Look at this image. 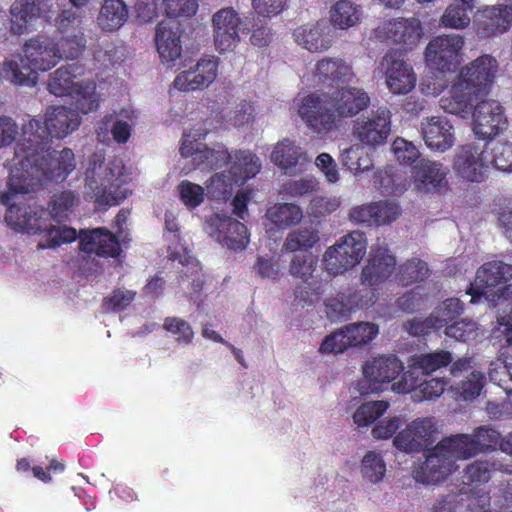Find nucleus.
Instances as JSON below:
<instances>
[{"mask_svg":"<svg viewBox=\"0 0 512 512\" xmlns=\"http://www.w3.org/2000/svg\"><path fill=\"white\" fill-rule=\"evenodd\" d=\"M49 143L20 140L14 151L13 167L8 186L15 193L26 194L52 181H64L76 168L74 152L70 148L51 150Z\"/></svg>","mask_w":512,"mask_h":512,"instance_id":"obj_1","label":"nucleus"},{"mask_svg":"<svg viewBox=\"0 0 512 512\" xmlns=\"http://www.w3.org/2000/svg\"><path fill=\"white\" fill-rule=\"evenodd\" d=\"M498 68V61L489 54H483L462 66L447 95L440 98V107L447 113L467 118L474 102L489 94Z\"/></svg>","mask_w":512,"mask_h":512,"instance_id":"obj_2","label":"nucleus"},{"mask_svg":"<svg viewBox=\"0 0 512 512\" xmlns=\"http://www.w3.org/2000/svg\"><path fill=\"white\" fill-rule=\"evenodd\" d=\"M84 194L96 207L106 209L120 205L131 195L128 175L121 159L105 162L101 152L93 153L85 171Z\"/></svg>","mask_w":512,"mask_h":512,"instance_id":"obj_3","label":"nucleus"},{"mask_svg":"<svg viewBox=\"0 0 512 512\" xmlns=\"http://www.w3.org/2000/svg\"><path fill=\"white\" fill-rule=\"evenodd\" d=\"M81 119L76 110L65 106L51 107L47 110L44 121L31 119L22 128L21 140L38 143L41 148L52 138L63 139L80 125Z\"/></svg>","mask_w":512,"mask_h":512,"instance_id":"obj_4","label":"nucleus"},{"mask_svg":"<svg viewBox=\"0 0 512 512\" xmlns=\"http://www.w3.org/2000/svg\"><path fill=\"white\" fill-rule=\"evenodd\" d=\"M367 239L363 232L352 231L341 236L323 254L326 272L335 277L354 268L366 254Z\"/></svg>","mask_w":512,"mask_h":512,"instance_id":"obj_5","label":"nucleus"},{"mask_svg":"<svg viewBox=\"0 0 512 512\" xmlns=\"http://www.w3.org/2000/svg\"><path fill=\"white\" fill-rule=\"evenodd\" d=\"M298 115L306 127L320 137L336 130L340 123L329 93L304 96L298 106Z\"/></svg>","mask_w":512,"mask_h":512,"instance_id":"obj_6","label":"nucleus"},{"mask_svg":"<svg viewBox=\"0 0 512 512\" xmlns=\"http://www.w3.org/2000/svg\"><path fill=\"white\" fill-rule=\"evenodd\" d=\"M512 278V265L503 261H490L480 266L476 272L475 283L467 290V294L472 296L471 302H475L481 297L498 299L503 295L502 288Z\"/></svg>","mask_w":512,"mask_h":512,"instance_id":"obj_7","label":"nucleus"},{"mask_svg":"<svg viewBox=\"0 0 512 512\" xmlns=\"http://www.w3.org/2000/svg\"><path fill=\"white\" fill-rule=\"evenodd\" d=\"M464 43V38L457 34L434 37L425 48L426 65L442 73L453 71L460 63Z\"/></svg>","mask_w":512,"mask_h":512,"instance_id":"obj_8","label":"nucleus"},{"mask_svg":"<svg viewBox=\"0 0 512 512\" xmlns=\"http://www.w3.org/2000/svg\"><path fill=\"white\" fill-rule=\"evenodd\" d=\"M472 130L477 139L492 140L509 125L505 109L497 100H483L472 107Z\"/></svg>","mask_w":512,"mask_h":512,"instance_id":"obj_9","label":"nucleus"},{"mask_svg":"<svg viewBox=\"0 0 512 512\" xmlns=\"http://www.w3.org/2000/svg\"><path fill=\"white\" fill-rule=\"evenodd\" d=\"M391 116L389 108L381 106L369 116L358 118L352 127L353 137L369 148L384 145L391 133Z\"/></svg>","mask_w":512,"mask_h":512,"instance_id":"obj_10","label":"nucleus"},{"mask_svg":"<svg viewBox=\"0 0 512 512\" xmlns=\"http://www.w3.org/2000/svg\"><path fill=\"white\" fill-rule=\"evenodd\" d=\"M1 202L8 206L5 213V222L18 232L36 235L48 227V212L36 205L10 203V195L3 194Z\"/></svg>","mask_w":512,"mask_h":512,"instance_id":"obj_11","label":"nucleus"},{"mask_svg":"<svg viewBox=\"0 0 512 512\" xmlns=\"http://www.w3.org/2000/svg\"><path fill=\"white\" fill-rule=\"evenodd\" d=\"M378 325L370 322L353 323L335 331L324 338L319 351L321 353H341L352 346L372 341L378 334Z\"/></svg>","mask_w":512,"mask_h":512,"instance_id":"obj_12","label":"nucleus"},{"mask_svg":"<svg viewBox=\"0 0 512 512\" xmlns=\"http://www.w3.org/2000/svg\"><path fill=\"white\" fill-rule=\"evenodd\" d=\"M375 33L382 41L400 45L404 50H412L420 41L423 29L417 18H396L384 22Z\"/></svg>","mask_w":512,"mask_h":512,"instance_id":"obj_13","label":"nucleus"},{"mask_svg":"<svg viewBox=\"0 0 512 512\" xmlns=\"http://www.w3.org/2000/svg\"><path fill=\"white\" fill-rule=\"evenodd\" d=\"M215 48L223 53L231 51L240 41L242 19L233 7H224L216 11L211 19Z\"/></svg>","mask_w":512,"mask_h":512,"instance_id":"obj_14","label":"nucleus"},{"mask_svg":"<svg viewBox=\"0 0 512 512\" xmlns=\"http://www.w3.org/2000/svg\"><path fill=\"white\" fill-rule=\"evenodd\" d=\"M381 66L384 70L386 85L391 93L408 94L414 89L417 76L412 66L401 59L396 52H387L381 61Z\"/></svg>","mask_w":512,"mask_h":512,"instance_id":"obj_15","label":"nucleus"},{"mask_svg":"<svg viewBox=\"0 0 512 512\" xmlns=\"http://www.w3.org/2000/svg\"><path fill=\"white\" fill-rule=\"evenodd\" d=\"M396 269V257L386 244L371 247L367 264L362 268L360 280L363 285L375 287L385 282Z\"/></svg>","mask_w":512,"mask_h":512,"instance_id":"obj_16","label":"nucleus"},{"mask_svg":"<svg viewBox=\"0 0 512 512\" xmlns=\"http://www.w3.org/2000/svg\"><path fill=\"white\" fill-rule=\"evenodd\" d=\"M403 370V363L395 355L380 356L367 361L363 366L365 382L369 383L367 389L371 392L381 391L384 383L393 381ZM365 388L363 381L360 383L361 394L367 393Z\"/></svg>","mask_w":512,"mask_h":512,"instance_id":"obj_17","label":"nucleus"},{"mask_svg":"<svg viewBox=\"0 0 512 512\" xmlns=\"http://www.w3.org/2000/svg\"><path fill=\"white\" fill-rule=\"evenodd\" d=\"M448 169L440 162L421 158L412 166L415 188L424 193L441 194L449 188Z\"/></svg>","mask_w":512,"mask_h":512,"instance_id":"obj_18","label":"nucleus"},{"mask_svg":"<svg viewBox=\"0 0 512 512\" xmlns=\"http://www.w3.org/2000/svg\"><path fill=\"white\" fill-rule=\"evenodd\" d=\"M435 439L434 422L430 418L416 419L393 439L394 446L403 452L426 450Z\"/></svg>","mask_w":512,"mask_h":512,"instance_id":"obj_19","label":"nucleus"},{"mask_svg":"<svg viewBox=\"0 0 512 512\" xmlns=\"http://www.w3.org/2000/svg\"><path fill=\"white\" fill-rule=\"evenodd\" d=\"M23 52L25 59L35 71H48L62 59L58 43L52 38L43 35L27 40L23 46Z\"/></svg>","mask_w":512,"mask_h":512,"instance_id":"obj_20","label":"nucleus"},{"mask_svg":"<svg viewBox=\"0 0 512 512\" xmlns=\"http://www.w3.org/2000/svg\"><path fill=\"white\" fill-rule=\"evenodd\" d=\"M79 248L91 255L103 258H116L121 252V244L116 235L104 227L79 231Z\"/></svg>","mask_w":512,"mask_h":512,"instance_id":"obj_21","label":"nucleus"},{"mask_svg":"<svg viewBox=\"0 0 512 512\" xmlns=\"http://www.w3.org/2000/svg\"><path fill=\"white\" fill-rule=\"evenodd\" d=\"M456 469L455 461L445 448L438 450V444L427 449L426 460L416 471V480L424 484H436L445 480Z\"/></svg>","mask_w":512,"mask_h":512,"instance_id":"obj_22","label":"nucleus"},{"mask_svg":"<svg viewBox=\"0 0 512 512\" xmlns=\"http://www.w3.org/2000/svg\"><path fill=\"white\" fill-rule=\"evenodd\" d=\"M219 60L215 56H205L198 60L194 68L179 73L173 84L180 91H195L208 87L217 77Z\"/></svg>","mask_w":512,"mask_h":512,"instance_id":"obj_23","label":"nucleus"},{"mask_svg":"<svg viewBox=\"0 0 512 512\" xmlns=\"http://www.w3.org/2000/svg\"><path fill=\"white\" fill-rule=\"evenodd\" d=\"M512 25V11L507 5L487 6L474 16V28L478 36L489 38L506 32Z\"/></svg>","mask_w":512,"mask_h":512,"instance_id":"obj_24","label":"nucleus"},{"mask_svg":"<svg viewBox=\"0 0 512 512\" xmlns=\"http://www.w3.org/2000/svg\"><path fill=\"white\" fill-rule=\"evenodd\" d=\"M329 96L340 121L358 115L366 110L371 102L368 93L358 87L338 88L329 93Z\"/></svg>","mask_w":512,"mask_h":512,"instance_id":"obj_25","label":"nucleus"},{"mask_svg":"<svg viewBox=\"0 0 512 512\" xmlns=\"http://www.w3.org/2000/svg\"><path fill=\"white\" fill-rule=\"evenodd\" d=\"M422 136L428 148L444 152L454 144V128L442 116L427 117L421 124Z\"/></svg>","mask_w":512,"mask_h":512,"instance_id":"obj_26","label":"nucleus"},{"mask_svg":"<svg viewBox=\"0 0 512 512\" xmlns=\"http://www.w3.org/2000/svg\"><path fill=\"white\" fill-rule=\"evenodd\" d=\"M487 165L483 159V151L474 144L463 145L456 154L454 169L468 182H481Z\"/></svg>","mask_w":512,"mask_h":512,"instance_id":"obj_27","label":"nucleus"},{"mask_svg":"<svg viewBox=\"0 0 512 512\" xmlns=\"http://www.w3.org/2000/svg\"><path fill=\"white\" fill-rule=\"evenodd\" d=\"M180 154L186 158L193 156V160L198 166L209 170L220 169L232 160V155L223 144H218L214 148L205 146L200 150L194 148L192 142L188 144L187 136L184 137L180 147Z\"/></svg>","mask_w":512,"mask_h":512,"instance_id":"obj_28","label":"nucleus"},{"mask_svg":"<svg viewBox=\"0 0 512 512\" xmlns=\"http://www.w3.org/2000/svg\"><path fill=\"white\" fill-rule=\"evenodd\" d=\"M216 227V237L219 242L226 245L231 250H243L249 243V234L247 227L239 220L216 214L214 223Z\"/></svg>","mask_w":512,"mask_h":512,"instance_id":"obj_29","label":"nucleus"},{"mask_svg":"<svg viewBox=\"0 0 512 512\" xmlns=\"http://www.w3.org/2000/svg\"><path fill=\"white\" fill-rule=\"evenodd\" d=\"M447 382L443 378H430L420 382L414 376L413 370L403 372L401 379L392 384V390L396 393H409L419 390L424 399L437 398L442 395Z\"/></svg>","mask_w":512,"mask_h":512,"instance_id":"obj_30","label":"nucleus"},{"mask_svg":"<svg viewBox=\"0 0 512 512\" xmlns=\"http://www.w3.org/2000/svg\"><path fill=\"white\" fill-rule=\"evenodd\" d=\"M157 51L163 63L170 64L180 57L182 52L180 33L172 21H161L155 34Z\"/></svg>","mask_w":512,"mask_h":512,"instance_id":"obj_31","label":"nucleus"},{"mask_svg":"<svg viewBox=\"0 0 512 512\" xmlns=\"http://www.w3.org/2000/svg\"><path fill=\"white\" fill-rule=\"evenodd\" d=\"M326 30L329 26L324 21L303 25L294 31L295 40L310 52L326 51L332 45Z\"/></svg>","mask_w":512,"mask_h":512,"instance_id":"obj_32","label":"nucleus"},{"mask_svg":"<svg viewBox=\"0 0 512 512\" xmlns=\"http://www.w3.org/2000/svg\"><path fill=\"white\" fill-rule=\"evenodd\" d=\"M83 72V66L77 63H70L59 67L49 76L47 83L49 92L58 97L67 96L80 83L75 80Z\"/></svg>","mask_w":512,"mask_h":512,"instance_id":"obj_33","label":"nucleus"},{"mask_svg":"<svg viewBox=\"0 0 512 512\" xmlns=\"http://www.w3.org/2000/svg\"><path fill=\"white\" fill-rule=\"evenodd\" d=\"M128 20V7L123 0H103L97 16L98 26L105 32L119 30Z\"/></svg>","mask_w":512,"mask_h":512,"instance_id":"obj_34","label":"nucleus"},{"mask_svg":"<svg viewBox=\"0 0 512 512\" xmlns=\"http://www.w3.org/2000/svg\"><path fill=\"white\" fill-rule=\"evenodd\" d=\"M40 0H15L11 6V32L22 35L27 32L28 24L41 14Z\"/></svg>","mask_w":512,"mask_h":512,"instance_id":"obj_35","label":"nucleus"},{"mask_svg":"<svg viewBox=\"0 0 512 512\" xmlns=\"http://www.w3.org/2000/svg\"><path fill=\"white\" fill-rule=\"evenodd\" d=\"M261 169L259 158L250 151H236L232 156L229 174L237 185L244 184L248 179L255 177Z\"/></svg>","mask_w":512,"mask_h":512,"instance_id":"obj_36","label":"nucleus"},{"mask_svg":"<svg viewBox=\"0 0 512 512\" xmlns=\"http://www.w3.org/2000/svg\"><path fill=\"white\" fill-rule=\"evenodd\" d=\"M2 77L14 85L34 86L37 83L38 74L30 63H25V59L19 56L16 59L4 61Z\"/></svg>","mask_w":512,"mask_h":512,"instance_id":"obj_37","label":"nucleus"},{"mask_svg":"<svg viewBox=\"0 0 512 512\" xmlns=\"http://www.w3.org/2000/svg\"><path fill=\"white\" fill-rule=\"evenodd\" d=\"M445 448L452 459L466 460L478 455L472 434H456L442 439L438 450Z\"/></svg>","mask_w":512,"mask_h":512,"instance_id":"obj_38","label":"nucleus"},{"mask_svg":"<svg viewBox=\"0 0 512 512\" xmlns=\"http://www.w3.org/2000/svg\"><path fill=\"white\" fill-rule=\"evenodd\" d=\"M67 96L73 99L76 109L83 114L95 111L99 107L100 98L93 81L80 82Z\"/></svg>","mask_w":512,"mask_h":512,"instance_id":"obj_39","label":"nucleus"},{"mask_svg":"<svg viewBox=\"0 0 512 512\" xmlns=\"http://www.w3.org/2000/svg\"><path fill=\"white\" fill-rule=\"evenodd\" d=\"M359 6L349 0L337 1L330 10L331 23L340 29H348L360 22Z\"/></svg>","mask_w":512,"mask_h":512,"instance_id":"obj_40","label":"nucleus"},{"mask_svg":"<svg viewBox=\"0 0 512 512\" xmlns=\"http://www.w3.org/2000/svg\"><path fill=\"white\" fill-rule=\"evenodd\" d=\"M453 361V355L447 350H436L430 353H422L413 357V363L410 370L414 373L420 370L425 375H430L434 371L448 366Z\"/></svg>","mask_w":512,"mask_h":512,"instance_id":"obj_41","label":"nucleus"},{"mask_svg":"<svg viewBox=\"0 0 512 512\" xmlns=\"http://www.w3.org/2000/svg\"><path fill=\"white\" fill-rule=\"evenodd\" d=\"M316 74L322 82H345L352 75L351 67L341 59L324 58L316 65Z\"/></svg>","mask_w":512,"mask_h":512,"instance_id":"obj_42","label":"nucleus"},{"mask_svg":"<svg viewBox=\"0 0 512 512\" xmlns=\"http://www.w3.org/2000/svg\"><path fill=\"white\" fill-rule=\"evenodd\" d=\"M267 218L279 228L297 225L303 218L302 209L293 203H279L266 212Z\"/></svg>","mask_w":512,"mask_h":512,"instance_id":"obj_43","label":"nucleus"},{"mask_svg":"<svg viewBox=\"0 0 512 512\" xmlns=\"http://www.w3.org/2000/svg\"><path fill=\"white\" fill-rule=\"evenodd\" d=\"M429 268L425 261L417 258L407 260L401 264L396 273V280L401 286H409L423 281L428 277Z\"/></svg>","mask_w":512,"mask_h":512,"instance_id":"obj_44","label":"nucleus"},{"mask_svg":"<svg viewBox=\"0 0 512 512\" xmlns=\"http://www.w3.org/2000/svg\"><path fill=\"white\" fill-rule=\"evenodd\" d=\"M43 231L46 232V238L39 242L38 248L40 249L56 248L62 244L72 243L79 238V232L76 229L66 225L53 226L50 224L49 218L48 227Z\"/></svg>","mask_w":512,"mask_h":512,"instance_id":"obj_45","label":"nucleus"},{"mask_svg":"<svg viewBox=\"0 0 512 512\" xmlns=\"http://www.w3.org/2000/svg\"><path fill=\"white\" fill-rule=\"evenodd\" d=\"M301 156L300 147L289 139H284L276 144L271 160L281 169L295 167Z\"/></svg>","mask_w":512,"mask_h":512,"instance_id":"obj_46","label":"nucleus"},{"mask_svg":"<svg viewBox=\"0 0 512 512\" xmlns=\"http://www.w3.org/2000/svg\"><path fill=\"white\" fill-rule=\"evenodd\" d=\"M318 241V230L313 227H304L290 232L283 247L288 252H296L302 248H312Z\"/></svg>","mask_w":512,"mask_h":512,"instance_id":"obj_47","label":"nucleus"},{"mask_svg":"<svg viewBox=\"0 0 512 512\" xmlns=\"http://www.w3.org/2000/svg\"><path fill=\"white\" fill-rule=\"evenodd\" d=\"M388 406L383 400L363 403L353 414L354 423L358 427H368L386 412Z\"/></svg>","mask_w":512,"mask_h":512,"instance_id":"obj_48","label":"nucleus"},{"mask_svg":"<svg viewBox=\"0 0 512 512\" xmlns=\"http://www.w3.org/2000/svg\"><path fill=\"white\" fill-rule=\"evenodd\" d=\"M163 6L167 21H172L173 26H177L175 19L177 18H191L198 10V3L196 0H163Z\"/></svg>","mask_w":512,"mask_h":512,"instance_id":"obj_49","label":"nucleus"},{"mask_svg":"<svg viewBox=\"0 0 512 512\" xmlns=\"http://www.w3.org/2000/svg\"><path fill=\"white\" fill-rule=\"evenodd\" d=\"M233 185L237 183L233 182V177L229 173H215L206 184L207 196L215 200H226L231 195Z\"/></svg>","mask_w":512,"mask_h":512,"instance_id":"obj_50","label":"nucleus"},{"mask_svg":"<svg viewBox=\"0 0 512 512\" xmlns=\"http://www.w3.org/2000/svg\"><path fill=\"white\" fill-rule=\"evenodd\" d=\"M386 473V464L383 457L373 451L365 454L362 460V474L371 483L380 482Z\"/></svg>","mask_w":512,"mask_h":512,"instance_id":"obj_51","label":"nucleus"},{"mask_svg":"<svg viewBox=\"0 0 512 512\" xmlns=\"http://www.w3.org/2000/svg\"><path fill=\"white\" fill-rule=\"evenodd\" d=\"M177 190L179 199L188 209H195L204 201L205 189L189 180H182L178 184Z\"/></svg>","mask_w":512,"mask_h":512,"instance_id":"obj_52","label":"nucleus"},{"mask_svg":"<svg viewBox=\"0 0 512 512\" xmlns=\"http://www.w3.org/2000/svg\"><path fill=\"white\" fill-rule=\"evenodd\" d=\"M470 12L460 4H450L441 16V24L447 28L465 29L471 22Z\"/></svg>","mask_w":512,"mask_h":512,"instance_id":"obj_53","label":"nucleus"},{"mask_svg":"<svg viewBox=\"0 0 512 512\" xmlns=\"http://www.w3.org/2000/svg\"><path fill=\"white\" fill-rule=\"evenodd\" d=\"M463 304L457 298H449L444 300L435 310L432 312L433 316H436L439 321V329L444 328L448 323L455 321L463 312Z\"/></svg>","mask_w":512,"mask_h":512,"instance_id":"obj_54","label":"nucleus"},{"mask_svg":"<svg viewBox=\"0 0 512 512\" xmlns=\"http://www.w3.org/2000/svg\"><path fill=\"white\" fill-rule=\"evenodd\" d=\"M62 57L68 59L78 58L85 49L86 40L81 29H76L70 35L61 38L58 43Z\"/></svg>","mask_w":512,"mask_h":512,"instance_id":"obj_55","label":"nucleus"},{"mask_svg":"<svg viewBox=\"0 0 512 512\" xmlns=\"http://www.w3.org/2000/svg\"><path fill=\"white\" fill-rule=\"evenodd\" d=\"M163 328L175 337L179 343H191L194 338V331L191 325L179 317H166Z\"/></svg>","mask_w":512,"mask_h":512,"instance_id":"obj_56","label":"nucleus"},{"mask_svg":"<svg viewBox=\"0 0 512 512\" xmlns=\"http://www.w3.org/2000/svg\"><path fill=\"white\" fill-rule=\"evenodd\" d=\"M317 261L311 253L295 255L290 263L289 272L292 276L307 282L316 269Z\"/></svg>","mask_w":512,"mask_h":512,"instance_id":"obj_57","label":"nucleus"},{"mask_svg":"<svg viewBox=\"0 0 512 512\" xmlns=\"http://www.w3.org/2000/svg\"><path fill=\"white\" fill-rule=\"evenodd\" d=\"M472 436L478 454L499 446L500 433L493 428L480 426L473 431Z\"/></svg>","mask_w":512,"mask_h":512,"instance_id":"obj_58","label":"nucleus"},{"mask_svg":"<svg viewBox=\"0 0 512 512\" xmlns=\"http://www.w3.org/2000/svg\"><path fill=\"white\" fill-rule=\"evenodd\" d=\"M494 465L495 463L489 461L476 460L465 468L464 478L471 484L486 483L491 478V470Z\"/></svg>","mask_w":512,"mask_h":512,"instance_id":"obj_59","label":"nucleus"},{"mask_svg":"<svg viewBox=\"0 0 512 512\" xmlns=\"http://www.w3.org/2000/svg\"><path fill=\"white\" fill-rule=\"evenodd\" d=\"M484 384L485 375L479 371H472L457 389L464 400H472L480 395Z\"/></svg>","mask_w":512,"mask_h":512,"instance_id":"obj_60","label":"nucleus"},{"mask_svg":"<svg viewBox=\"0 0 512 512\" xmlns=\"http://www.w3.org/2000/svg\"><path fill=\"white\" fill-rule=\"evenodd\" d=\"M394 154L401 164H407L411 167L416 164L420 159V152L418 148L404 138H396L392 145Z\"/></svg>","mask_w":512,"mask_h":512,"instance_id":"obj_61","label":"nucleus"},{"mask_svg":"<svg viewBox=\"0 0 512 512\" xmlns=\"http://www.w3.org/2000/svg\"><path fill=\"white\" fill-rule=\"evenodd\" d=\"M75 194L73 191L65 190L60 194L55 195L50 204V214L58 222L67 218V213L71 211L75 202Z\"/></svg>","mask_w":512,"mask_h":512,"instance_id":"obj_62","label":"nucleus"},{"mask_svg":"<svg viewBox=\"0 0 512 512\" xmlns=\"http://www.w3.org/2000/svg\"><path fill=\"white\" fill-rule=\"evenodd\" d=\"M445 327V335L456 341L466 342L476 336L477 326L474 321L459 320L448 323Z\"/></svg>","mask_w":512,"mask_h":512,"instance_id":"obj_63","label":"nucleus"},{"mask_svg":"<svg viewBox=\"0 0 512 512\" xmlns=\"http://www.w3.org/2000/svg\"><path fill=\"white\" fill-rule=\"evenodd\" d=\"M492 164L498 170L512 172V143L497 142L491 149Z\"/></svg>","mask_w":512,"mask_h":512,"instance_id":"obj_64","label":"nucleus"}]
</instances>
